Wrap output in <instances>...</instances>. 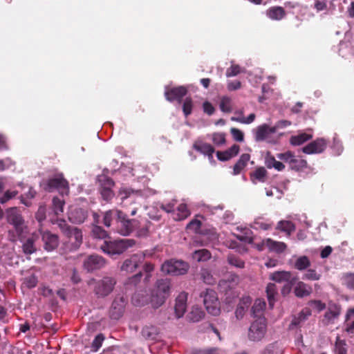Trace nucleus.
<instances>
[{
  "mask_svg": "<svg viewBox=\"0 0 354 354\" xmlns=\"http://www.w3.org/2000/svg\"><path fill=\"white\" fill-rule=\"evenodd\" d=\"M231 282L227 280H221L219 282V287L223 291H226L228 288H232L234 286V283H236L239 281V278L237 276H230Z\"/></svg>",
  "mask_w": 354,
  "mask_h": 354,
  "instance_id": "nucleus-48",
  "label": "nucleus"
},
{
  "mask_svg": "<svg viewBox=\"0 0 354 354\" xmlns=\"http://www.w3.org/2000/svg\"><path fill=\"white\" fill-rule=\"evenodd\" d=\"M201 297H203V304L208 313L214 316L218 315L221 311L220 303L216 292L207 288L201 293Z\"/></svg>",
  "mask_w": 354,
  "mask_h": 354,
  "instance_id": "nucleus-3",
  "label": "nucleus"
},
{
  "mask_svg": "<svg viewBox=\"0 0 354 354\" xmlns=\"http://www.w3.org/2000/svg\"><path fill=\"white\" fill-rule=\"evenodd\" d=\"M44 189L48 192H52L53 189H57L62 194H67L68 192V182L62 175H57L48 180Z\"/></svg>",
  "mask_w": 354,
  "mask_h": 354,
  "instance_id": "nucleus-8",
  "label": "nucleus"
},
{
  "mask_svg": "<svg viewBox=\"0 0 354 354\" xmlns=\"http://www.w3.org/2000/svg\"><path fill=\"white\" fill-rule=\"evenodd\" d=\"M321 278V274L313 269L308 270L304 274L303 279L310 281H317Z\"/></svg>",
  "mask_w": 354,
  "mask_h": 354,
  "instance_id": "nucleus-54",
  "label": "nucleus"
},
{
  "mask_svg": "<svg viewBox=\"0 0 354 354\" xmlns=\"http://www.w3.org/2000/svg\"><path fill=\"white\" fill-rule=\"evenodd\" d=\"M227 261L229 262L230 264L235 266V267H237V268H243L244 267V262L236 258V257L233 256V255H229L228 257H227Z\"/></svg>",
  "mask_w": 354,
  "mask_h": 354,
  "instance_id": "nucleus-60",
  "label": "nucleus"
},
{
  "mask_svg": "<svg viewBox=\"0 0 354 354\" xmlns=\"http://www.w3.org/2000/svg\"><path fill=\"white\" fill-rule=\"evenodd\" d=\"M105 263V260L102 257L93 254L85 259L84 267L87 271L91 272L102 268Z\"/></svg>",
  "mask_w": 354,
  "mask_h": 354,
  "instance_id": "nucleus-12",
  "label": "nucleus"
},
{
  "mask_svg": "<svg viewBox=\"0 0 354 354\" xmlns=\"http://www.w3.org/2000/svg\"><path fill=\"white\" fill-rule=\"evenodd\" d=\"M90 286L94 285V292L98 297H106L113 290L115 281L110 277H104L102 279L95 281L94 279L89 281Z\"/></svg>",
  "mask_w": 354,
  "mask_h": 354,
  "instance_id": "nucleus-4",
  "label": "nucleus"
},
{
  "mask_svg": "<svg viewBox=\"0 0 354 354\" xmlns=\"http://www.w3.org/2000/svg\"><path fill=\"white\" fill-rule=\"evenodd\" d=\"M7 221L13 226V229L8 231V239L10 241L15 242L17 239L21 240L27 236L28 227L17 208L8 210Z\"/></svg>",
  "mask_w": 354,
  "mask_h": 354,
  "instance_id": "nucleus-1",
  "label": "nucleus"
},
{
  "mask_svg": "<svg viewBox=\"0 0 354 354\" xmlns=\"http://www.w3.org/2000/svg\"><path fill=\"white\" fill-rule=\"evenodd\" d=\"M132 303L137 306H142L149 304V295L147 291H138L132 296Z\"/></svg>",
  "mask_w": 354,
  "mask_h": 354,
  "instance_id": "nucleus-24",
  "label": "nucleus"
},
{
  "mask_svg": "<svg viewBox=\"0 0 354 354\" xmlns=\"http://www.w3.org/2000/svg\"><path fill=\"white\" fill-rule=\"evenodd\" d=\"M294 156V153L289 151L285 153H281L277 154V158L284 161L285 162L288 163L289 166H290L291 163H292V159Z\"/></svg>",
  "mask_w": 354,
  "mask_h": 354,
  "instance_id": "nucleus-55",
  "label": "nucleus"
},
{
  "mask_svg": "<svg viewBox=\"0 0 354 354\" xmlns=\"http://www.w3.org/2000/svg\"><path fill=\"white\" fill-rule=\"evenodd\" d=\"M171 284L167 279H160L156 283L154 290L167 298L170 294Z\"/></svg>",
  "mask_w": 354,
  "mask_h": 354,
  "instance_id": "nucleus-25",
  "label": "nucleus"
},
{
  "mask_svg": "<svg viewBox=\"0 0 354 354\" xmlns=\"http://www.w3.org/2000/svg\"><path fill=\"white\" fill-rule=\"evenodd\" d=\"M277 229L290 235L295 230L293 223L289 221H281L278 223Z\"/></svg>",
  "mask_w": 354,
  "mask_h": 354,
  "instance_id": "nucleus-41",
  "label": "nucleus"
},
{
  "mask_svg": "<svg viewBox=\"0 0 354 354\" xmlns=\"http://www.w3.org/2000/svg\"><path fill=\"white\" fill-rule=\"evenodd\" d=\"M254 138L256 141H263L266 139L270 134L275 133V129L270 127L268 124H263L257 127L254 130Z\"/></svg>",
  "mask_w": 354,
  "mask_h": 354,
  "instance_id": "nucleus-17",
  "label": "nucleus"
},
{
  "mask_svg": "<svg viewBox=\"0 0 354 354\" xmlns=\"http://www.w3.org/2000/svg\"><path fill=\"white\" fill-rule=\"evenodd\" d=\"M266 330V324L264 317H259L255 321H254L248 332V337L252 341L261 340Z\"/></svg>",
  "mask_w": 354,
  "mask_h": 354,
  "instance_id": "nucleus-6",
  "label": "nucleus"
},
{
  "mask_svg": "<svg viewBox=\"0 0 354 354\" xmlns=\"http://www.w3.org/2000/svg\"><path fill=\"white\" fill-rule=\"evenodd\" d=\"M309 306L316 310L317 312H320L325 308V304L319 300H314L309 302Z\"/></svg>",
  "mask_w": 354,
  "mask_h": 354,
  "instance_id": "nucleus-62",
  "label": "nucleus"
},
{
  "mask_svg": "<svg viewBox=\"0 0 354 354\" xmlns=\"http://www.w3.org/2000/svg\"><path fill=\"white\" fill-rule=\"evenodd\" d=\"M187 293L180 292L176 299L174 310L176 317L179 319L182 317L187 309Z\"/></svg>",
  "mask_w": 354,
  "mask_h": 354,
  "instance_id": "nucleus-15",
  "label": "nucleus"
},
{
  "mask_svg": "<svg viewBox=\"0 0 354 354\" xmlns=\"http://www.w3.org/2000/svg\"><path fill=\"white\" fill-rule=\"evenodd\" d=\"M122 216V211L118 209H111L106 212L104 214L103 221L106 227L111 226V221L113 218L119 219Z\"/></svg>",
  "mask_w": 354,
  "mask_h": 354,
  "instance_id": "nucleus-33",
  "label": "nucleus"
},
{
  "mask_svg": "<svg viewBox=\"0 0 354 354\" xmlns=\"http://www.w3.org/2000/svg\"><path fill=\"white\" fill-rule=\"evenodd\" d=\"M256 118V115L254 113H251L248 115V117L245 118L244 116H234L231 118V120L238 122L242 124H251L254 121Z\"/></svg>",
  "mask_w": 354,
  "mask_h": 354,
  "instance_id": "nucleus-50",
  "label": "nucleus"
},
{
  "mask_svg": "<svg viewBox=\"0 0 354 354\" xmlns=\"http://www.w3.org/2000/svg\"><path fill=\"white\" fill-rule=\"evenodd\" d=\"M244 71L245 69L241 68L239 65L234 64L233 62H232L231 66L226 71V76L227 77H234Z\"/></svg>",
  "mask_w": 354,
  "mask_h": 354,
  "instance_id": "nucleus-49",
  "label": "nucleus"
},
{
  "mask_svg": "<svg viewBox=\"0 0 354 354\" xmlns=\"http://www.w3.org/2000/svg\"><path fill=\"white\" fill-rule=\"evenodd\" d=\"M41 239L44 242V249L48 252L54 250L59 245V239L56 234L49 231L41 232Z\"/></svg>",
  "mask_w": 354,
  "mask_h": 354,
  "instance_id": "nucleus-13",
  "label": "nucleus"
},
{
  "mask_svg": "<svg viewBox=\"0 0 354 354\" xmlns=\"http://www.w3.org/2000/svg\"><path fill=\"white\" fill-rule=\"evenodd\" d=\"M230 133L234 140L237 142H243L244 140V134L243 133L236 128H232L230 129Z\"/></svg>",
  "mask_w": 354,
  "mask_h": 354,
  "instance_id": "nucleus-59",
  "label": "nucleus"
},
{
  "mask_svg": "<svg viewBox=\"0 0 354 354\" xmlns=\"http://www.w3.org/2000/svg\"><path fill=\"white\" fill-rule=\"evenodd\" d=\"M310 266V261L306 256H301L297 259L295 268L299 270L306 269Z\"/></svg>",
  "mask_w": 354,
  "mask_h": 354,
  "instance_id": "nucleus-42",
  "label": "nucleus"
},
{
  "mask_svg": "<svg viewBox=\"0 0 354 354\" xmlns=\"http://www.w3.org/2000/svg\"><path fill=\"white\" fill-rule=\"evenodd\" d=\"M38 282L37 277L34 273H29L28 275L26 276L23 279L22 285L28 288L31 289L35 288Z\"/></svg>",
  "mask_w": 354,
  "mask_h": 354,
  "instance_id": "nucleus-39",
  "label": "nucleus"
},
{
  "mask_svg": "<svg viewBox=\"0 0 354 354\" xmlns=\"http://www.w3.org/2000/svg\"><path fill=\"white\" fill-rule=\"evenodd\" d=\"M192 108H193V102H192V98L186 97L183 104V111L186 117L192 113Z\"/></svg>",
  "mask_w": 354,
  "mask_h": 354,
  "instance_id": "nucleus-53",
  "label": "nucleus"
},
{
  "mask_svg": "<svg viewBox=\"0 0 354 354\" xmlns=\"http://www.w3.org/2000/svg\"><path fill=\"white\" fill-rule=\"evenodd\" d=\"M139 194L140 192L138 190H133L131 188L122 187L120 189L118 196L122 201H124L131 196L138 195Z\"/></svg>",
  "mask_w": 354,
  "mask_h": 354,
  "instance_id": "nucleus-38",
  "label": "nucleus"
},
{
  "mask_svg": "<svg viewBox=\"0 0 354 354\" xmlns=\"http://www.w3.org/2000/svg\"><path fill=\"white\" fill-rule=\"evenodd\" d=\"M64 204V202L57 198L53 199V209L56 215H59L63 212Z\"/></svg>",
  "mask_w": 354,
  "mask_h": 354,
  "instance_id": "nucleus-51",
  "label": "nucleus"
},
{
  "mask_svg": "<svg viewBox=\"0 0 354 354\" xmlns=\"http://www.w3.org/2000/svg\"><path fill=\"white\" fill-rule=\"evenodd\" d=\"M212 141L216 145H222L225 142V134L223 133H215L212 135Z\"/></svg>",
  "mask_w": 354,
  "mask_h": 354,
  "instance_id": "nucleus-58",
  "label": "nucleus"
},
{
  "mask_svg": "<svg viewBox=\"0 0 354 354\" xmlns=\"http://www.w3.org/2000/svg\"><path fill=\"white\" fill-rule=\"evenodd\" d=\"M127 301L124 297H117L112 303L109 313L112 319H118L122 315Z\"/></svg>",
  "mask_w": 354,
  "mask_h": 354,
  "instance_id": "nucleus-10",
  "label": "nucleus"
},
{
  "mask_svg": "<svg viewBox=\"0 0 354 354\" xmlns=\"http://www.w3.org/2000/svg\"><path fill=\"white\" fill-rule=\"evenodd\" d=\"M313 292L312 288L303 281H298L294 287V293L297 297H304L310 295Z\"/></svg>",
  "mask_w": 354,
  "mask_h": 354,
  "instance_id": "nucleus-22",
  "label": "nucleus"
},
{
  "mask_svg": "<svg viewBox=\"0 0 354 354\" xmlns=\"http://www.w3.org/2000/svg\"><path fill=\"white\" fill-rule=\"evenodd\" d=\"M220 109L225 113L231 112L232 111V100L226 96L223 97L220 102Z\"/></svg>",
  "mask_w": 354,
  "mask_h": 354,
  "instance_id": "nucleus-45",
  "label": "nucleus"
},
{
  "mask_svg": "<svg viewBox=\"0 0 354 354\" xmlns=\"http://www.w3.org/2000/svg\"><path fill=\"white\" fill-rule=\"evenodd\" d=\"M118 221V232L123 236L129 235L133 230V222H134V220L128 219L127 216L122 212V216H120Z\"/></svg>",
  "mask_w": 354,
  "mask_h": 354,
  "instance_id": "nucleus-16",
  "label": "nucleus"
},
{
  "mask_svg": "<svg viewBox=\"0 0 354 354\" xmlns=\"http://www.w3.org/2000/svg\"><path fill=\"white\" fill-rule=\"evenodd\" d=\"M210 257L211 254L206 249L196 250L192 254V258L198 262L207 261Z\"/></svg>",
  "mask_w": 354,
  "mask_h": 354,
  "instance_id": "nucleus-40",
  "label": "nucleus"
},
{
  "mask_svg": "<svg viewBox=\"0 0 354 354\" xmlns=\"http://www.w3.org/2000/svg\"><path fill=\"white\" fill-rule=\"evenodd\" d=\"M247 308H248V306L246 305V304H244V305L240 304L237 306L236 311H235L236 317L239 319H241L243 317V315H245V313L247 310Z\"/></svg>",
  "mask_w": 354,
  "mask_h": 354,
  "instance_id": "nucleus-61",
  "label": "nucleus"
},
{
  "mask_svg": "<svg viewBox=\"0 0 354 354\" xmlns=\"http://www.w3.org/2000/svg\"><path fill=\"white\" fill-rule=\"evenodd\" d=\"M346 344L342 341H338L335 344V354H346Z\"/></svg>",
  "mask_w": 354,
  "mask_h": 354,
  "instance_id": "nucleus-64",
  "label": "nucleus"
},
{
  "mask_svg": "<svg viewBox=\"0 0 354 354\" xmlns=\"http://www.w3.org/2000/svg\"><path fill=\"white\" fill-rule=\"evenodd\" d=\"M38 238L35 234H32V237L29 238L22 246L23 251L26 254H31L36 251V248L34 245L35 241Z\"/></svg>",
  "mask_w": 354,
  "mask_h": 354,
  "instance_id": "nucleus-36",
  "label": "nucleus"
},
{
  "mask_svg": "<svg viewBox=\"0 0 354 354\" xmlns=\"http://www.w3.org/2000/svg\"><path fill=\"white\" fill-rule=\"evenodd\" d=\"M189 265L183 261L170 260L165 262L161 270L165 274L172 275H181L187 273Z\"/></svg>",
  "mask_w": 354,
  "mask_h": 354,
  "instance_id": "nucleus-5",
  "label": "nucleus"
},
{
  "mask_svg": "<svg viewBox=\"0 0 354 354\" xmlns=\"http://www.w3.org/2000/svg\"><path fill=\"white\" fill-rule=\"evenodd\" d=\"M327 142L324 138H318L302 148V151L306 154L320 153L326 147Z\"/></svg>",
  "mask_w": 354,
  "mask_h": 354,
  "instance_id": "nucleus-11",
  "label": "nucleus"
},
{
  "mask_svg": "<svg viewBox=\"0 0 354 354\" xmlns=\"http://www.w3.org/2000/svg\"><path fill=\"white\" fill-rule=\"evenodd\" d=\"M341 313V308L335 304H329L328 309L324 314L323 322L325 325L334 323Z\"/></svg>",
  "mask_w": 354,
  "mask_h": 354,
  "instance_id": "nucleus-14",
  "label": "nucleus"
},
{
  "mask_svg": "<svg viewBox=\"0 0 354 354\" xmlns=\"http://www.w3.org/2000/svg\"><path fill=\"white\" fill-rule=\"evenodd\" d=\"M239 146L233 145L230 149L224 151H217L218 159L222 161H226L236 156L239 152Z\"/></svg>",
  "mask_w": 354,
  "mask_h": 354,
  "instance_id": "nucleus-23",
  "label": "nucleus"
},
{
  "mask_svg": "<svg viewBox=\"0 0 354 354\" xmlns=\"http://www.w3.org/2000/svg\"><path fill=\"white\" fill-rule=\"evenodd\" d=\"M201 277L204 283L207 284H213L215 283V279L207 269H203L201 271Z\"/></svg>",
  "mask_w": 354,
  "mask_h": 354,
  "instance_id": "nucleus-52",
  "label": "nucleus"
},
{
  "mask_svg": "<svg viewBox=\"0 0 354 354\" xmlns=\"http://www.w3.org/2000/svg\"><path fill=\"white\" fill-rule=\"evenodd\" d=\"M17 191H6L4 195L0 198V203H5L10 199L14 198L17 194Z\"/></svg>",
  "mask_w": 354,
  "mask_h": 354,
  "instance_id": "nucleus-63",
  "label": "nucleus"
},
{
  "mask_svg": "<svg viewBox=\"0 0 354 354\" xmlns=\"http://www.w3.org/2000/svg\"><path fill=\"white\" fill-rule=\"evenodd\" d=\"M250 159V156L248 153H243L239 158V160L234 165L233 167V174L234 175H237L241 173V171L244 169V167L247 165L248 162Z\"/></svg>",
  "mask_w": 354,
  "mask_h": 354,
  "instance_id": "nucleus-30",
  "label": "nucleus"
},
{
  "mask_svg": "<svg viewBox=\"0 0 354 354\" xmlns=\"http://www.w3.org/2000/svg\"><path fill=\"white\" fill-rule=\"evenodd\" d=\"M157 329L154 326H145L142 330V335L145 339H153L157 335Z\"/></svg>",
  "mask_w": 354,
  "mask_h": 354,
  "instance_id": "nucleus-44",
  "label": "nucleus"
},
{
  "mask_svg": "<svg viewBox=\"0 0 354 354\" xmlns=\"http://www.w3.org/2000/svg\"><path fill=\"white\" fill-rule=\"evenodd\" d=\"M194 148L198 151L212 158V153L214 149L211 145L203 142L196 143L194 145Z\"/></svg>",
  "mask_w": 354,
  "mask_h": 354,
  "instance_id": "nucleus-37",
  "label": "nucleus"
},
{
  "mask_svg": "<svg viewBox=\"0 0 354 354\" xmlns=\"http://www.w3.org/2000/svg\"><path fill=\"white\" fill-rule=\"evenodd\" d=\"M135 244L136 241L133 239H122L109 243L105 242L101 248L109 254H120Z\"/></svg>",
  "mask_w": 354,
  "mask_h": 354,
  "instance_id": "nucleus-2",
  "label": "nucleus"
},
{
  "mask_svg": "<svg viewBox=\"0 0 354 354\" xmlns=\"http://www.w3.org/2000/svg\"><path fill=\"white\" fill-rule=\"evenodd\" d=\"M86 217V212L81 208L71 209L68 213L69 221L75 224L82 223Z\"/></svg>",
  "mask_w": 354,
  "mask_h": 354,
  "instance_id": "nucleus-20",
  "label": "nucleus"
},
{
  "mask_svg": "<svg viewBox=\"0 0 354 354\" xmlns=\"http://www.w3.org/2000/svg\"><path fill=\"white\" fill-rule=\"evenodd\" d=\"M98 180L100 184L101 189H112L115 185L112 179L104 175L99 176Z\"/></svg>",
  "mask_w": 354,
  "mask_h": 354,
  "instance_id": "nucleus-47",
  "label": "nucleus"
},
{
  "mask_svg": "<svg viewBox=\"0 0 354 354\" xmlns=\"http://www.w3.org/2000/svg\"><path fill=\"white\" fill-rule=\"evenodd\" d=\"M166 299L165 297L153 289L149 295V304L153 308H158L165 302Z\"/></svg>",
  "mask_w": 354,
  "mask_h": 354,
  "instance_id": "nucleus-27",
  "label": "nucleus"
},
{
  "mask_svg": "<svg viewBox=\"0 0 354 354\" xmlns=\"http://www.w3.org/2000/svg\"><path fill=\"white\" fill-rule=\"evenodd\" d=\"M205 316L204 312L197 306H193L191 311L188 313L187 318L192 322L201 321Z\"/></svg>",
  "mask_w": 354,
  "mask_h": 354,
  "instance_id": "nucleus-32",
  "label": "nucleus"
},
{
  "mask_svg": "<svg viewBox=\"0 0 354 354\" xmlns=\"http://www.w3.org/2000/svg\"><path fill=\"white\" fill-rule=\"evenodd\" d=\"M267 176V171L263 167H260L256 169V170L251 174L250 178L253 183L257 182H264Z\"/></svg>",
  "mask_w": 354,
  "mask_h": 354,
  "instance_id": "nucleus-34",
  "label": "nucleus"
},
{
  "mask_svg": "<svg viewBox=\"0 0 354 354\" xmlns=\"http://www.w3.org/2000/svg\"><path fill=\"white\" fill-rule=\"evenodd\" d=\"M312 138L313 136L310 134L301 133L292 136L290 139V142L292 145L299 146L310 140Z\"/></svg>",
  "mask_w": 354,
  "mask_h": 354,
  "instance_id": "nucleus-35",
  "label": "nucleus"
},
{
  "mask_svg": "<svg viewBox=\"0 0 354 354\" xmlns=\"http://www.w3.org/2000/svg\"><path fill=\"white\" fill-rule=\"evenodd\" d=\"M307 162L306 160L301 158L294 156L292 159V163H291L290 167L295 170H301L307 167Z\"/></svg>",
  "mask_w": 354,
  "mask_h": 354,
  "instance_id": "nucleus-43",
  "label": "nucleus"
},
{
  "mask_svg": "<svg viewBox=\"0 0 354 354\" xmlns=\"http://www.w3.org/2000/svg\"><path fill=\"white\" fill-rule=\"evenodd\" d=\"M345 330L351 335H354V308L347 310L345 318Z\"/></svg>",
  "mask_w": 354,
  "mask_h": 354,
  "instance_id": "nucleus-29",
  "label": "nucleus"
},
{
  "mask_svg": "<svg viewBox=\"0 0 354 354\" xmlns=\"http://www.w3.org/2000/svg\"><path fill=\"white\" fill-rule=\"evenodd\" d=\"M266 292L269 305L271 308H272L274 302L277 301V297L278 295L277 286L274 283H269L267 285Z\"/></svg>",
  "mask_w": 354,
  "mask_h": 354,
  "instance_id": "nucleus-26",
  "label": "nucleus"
},
{
  "mask_svg": "<svg viewBox=\"0 0 354 354\" xmlns=\"http://www.w3.org/2000/svg\"><path fill=\"white\" fill-rule=\"evenodd\" d=\"M265 248H267L271 252L281 253L286 249L287 245L283 242L276 241L271 239H266L263 240L260 244L257 245L259 250H263Z\"/></svg>",
  "mask_w": 354,
  "mask_h": 354,
  "instance_id": "nucleus-9",
  "label": "nucleus"
},
{
  "mask_svg": "<svg viewBox=\"0 0 354 354\" xmlns=\"http://www.w3.org/2000/svg\"><path fill=\"white\" fill-rule=\"evenodd\" d=\"M93 236L96 239H104L106 237L107 234L101 227L95 225L92 230Z\"/></svg>",
  "mask_w": 354,
  "mask_h": 354,
  "instance_id": "nucleus-56",
  "label": "nucleus"
},
{
  "mask_svg": "<svg viewBox=\"0 0 354 354\" xmlns=\"http://www.w3.org/2000/svg\"><path fill=\"white\" fill-rule=\"evenodd\" d=\"M187 93V89L183 86L171 88L165 93L167 100L172 102L175 100H180Z\"/></svg>",
  "mask_w": 354,
  "mask_h": 354,
  "instance_id": "nucleus-18",
  "label": "nucleus"
},
{
  "mask_svg": "<svg viewBox=\"0 0 354 354\" xmlns=\"http://www.w3.org/2000/svg\"><path fill=\"white\" fill-rule=\"evenodd\" d=\"M190 214V212L187 207V205L182 203L178 205L176 211L174 212L173 218L176 221H181L187 218Z\"/></svg>",
  "mask_w": 354,
  "mask_h": 354,
  "instance_id": "nucleus-31",
  "label": "nucleus"
},
{
  "mask_svg": "<svg viewBox=\"0 0 354 354\" xmlns=\"http://www.w3.org/2000/svg\"><path fill=\"white\" fill-rule=\"evenodd\" d=\"M270 279L278 283L290 282L295 283L296 279L292 277L288 271H276L270 274Z\"/></svg>",
  "mask_w": 354,
  "mask_h": 354,
  "instance_id": "nucleus-19",
  "label": "nucleus"
},
{
  "mask_svg": "<svg viewBox=\"0 0 354 354\" xmlns=\"http://www.w3.org/2000/svg\"><path fill=\"white\" fill-rule=\"evenodd\" d=\"M266 15L272 20H281L285 17L286 12L282 7L275 6L269 8Z\"/></svg>",
  "mask_w": 354,
  "mask_h": 354,
  "instance_id": "nucleus-28",
  "label": "nucleus"
},
{
  "mask_svg": "<svg viewBox=\"0 0 354 354\" xmlns=\"http://www.w3.org/2000/svg\"><path fill=\"white\" fill-rule=\"evenodd\" d=\"M147 253L141 252L132 255L130 258L123 261L120 266V271L124 274L133 272L143 262Z\"/></svg>",
  "mask_w": 354,
  "mask_h": 354,
  "instance_id": "nucleus-7",
  "label": "nucleus"
},
{
  "mask_svg": "<svg viewBox=\"0 0 354 354\" xmlns=\"http://www.w3.org/2000/svg\"><path fill=\"white\" fill-rule=\"evenodd\" d=\"M66 236L68 238L69 242L71 243L73 249L78 248L82 243V233L77 227H73Z\"/></svg>",
  "mask_w": 354,
  "mask_h": 354,
  "instance_id": "nucleus-21",
  "label": "nucleus"
},
{
  "mask_svg": "<svg viewBox=\"0 0 354 354\" xmlns=\"http://www.w3.org/2000/svg\"><path fill=\"white\" fill-rule=\"evenodd\" d=\"M55 223L58 225V227L65 236H66V234H68L69 231L73 227L68 225L66 221L63 219H57Z\"/></svg>",
  "mask_w": 354,
  "mask_h": 354,
  "instance_id": "nucleus-57",
  "label": "nucleus"
},
{
  "mask_svg": "<svg viewBox=\"0 0 354 354\" xmlns=\"http://www.w3.org/2000/svg\"><path fill=\"white\" fill-rule=\"evenodd\" d=\"M266 307V303L263 299H256L252 308V311L254 316H259L260 313L264 310Z\"/></svg>",
  "mask_w": 354,
  "mask_h": 354,
  "instance_id": "nucleus-46",
  "label": "nucleus"
}]
</instances>
